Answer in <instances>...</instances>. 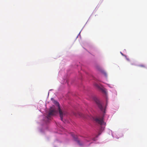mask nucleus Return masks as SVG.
I'll list each match as a JSON object with an SVG mask.
<instances>
[{
  "label": "nucleus",
  "instance_id": "f257e3e1",
  "mask_svg": "<svg viewBox=\"0 0 147 147\" xmlns=\"http://www.w3.org/2000/svg\"><path fill=\"white\" fill-rule=\"evenodd\" d=\"M54 103L55 104L57 105L61 119L63 121V118L66 115L67 112L65 111H62L61 109L59 106V103L58 102L54 101Z\"/></svg>",
  "mask_w": 147,
  "mask_h": 147
},
{
  "label": "nucleus",
  "instance_id": "f03ea898",
  "mask_svg": "<svg viewBox=\"0 0 147 147\" xmlns=\"http://www.w3.org/2000/svg\"><path fill=\"white\" fill-rule=\"evenodd\" d=\"M94 99L97 104L98 107L100 110L103 112L104 113H105V109L102 105V104L100 102L99 100L96 97H94Z\"/></svg>",
  "mask_w": 147,
  "mask_h": 147
},
{
  "label": "nucleus",
  "instance_id": "7ed1b4c3",
  "mask_svg": "<svg viewBox=\"0 0 147 147\" xmlns=\"http://www.w3.org/2000/svg\"><path fill=\"white\" fill-rule=\"evenodd\" d=\"M57 112L56 108L54 107H51L49 110V112L47 118L49 119L50 117L56 114Z\"/></svg>",
  "mask_w": 147,
  "mask_h": 147
},
{
  "label": "nucleus",
  "instance_id": "20e7f679",
  "mask_svg": "<svg viewBox=\"0 0 147 147\" xmlns=\"http://www.w3.org/2000/svg\"><path fill=\"white\" fill-rule=\"evenodd\" d=\"M103 117H97L95 118L94 120L97 123L100 125H102L103 122Z\"/></svg>",
  "mask_w": 147,
  "mask_h": 147
},
{
  "label": "nucleus",
  "instance_id": "39448f33",
  "mask_svg": "<svg viewBox=\"0 0 147 147\" xmlns=\"http://www.w3.org/2000/svg\"><path fill=\"white\" fill-rule=\"evenodd\" d=\"M75 140L80 145H82V144L80 143V141L78 140L77 138H75Z\"/></svg>",
  "mask_w": 147,
  "mask_h": 147
},
{
  "label": "nucleus",
  "instance_id": "423d86ee",
  "mask_svg": "<svg viewBox=\"0 0 147 147\" xmlns=\"http://www.w3.org/2000/svg\"><path fill=\"white\" fill-rule=\"evenodd\" d=\"M94 86H95L97 88L99 89L100 88V87L99 85L96 83H95L94 84Z\"/></svg>",
  "mask_w": 147,
  "mask_h": 147
},
{
  "label": "nucleus",
  "instance_id": "0eeeda50",
  "mask_svg": "<svg viewBox=\"0 0 147 147\" xmlns=\"http://www.w3.org/2000/svg\"><path fill=\"white\" fill-rule=\"evenodd\" d=\"M102 73L104 75V76H107V74L105 71H102Z\"/></svg>",
  "mask_w": 147,
  "mask_h": 147
},
{
  "label": "nucleus",
  "instance_id": "6e6552de",
  "mask_svg": "<svg viewBox=\"0 0 147 147\" xmlns=\"http://www.w3.org/2000/svg\"><path fill=\"white\" fill-rule=\"evenodd\" d=\"M101 90L102 91V92H104L105 93V94H106V91L105 89H102Z\"/></svg>",
  "mask_w": 147,
  "mask_h": 147
},
{
  "label": "nucleus",
  "instance_id": "1a4fd4ad",
  "mask_svg": "<svg viewBox=\"0 0 147 147\" xmlns=\"http://www.w3.org/2000/svg\"><path fill=\"white\" fill-rule=\"evenodd\" d=\"M80 116V117H84V115L82 114V113H80L79 114V115Z\"/></svg>",
  "mask_w": 147,
  "mask_h": 147
},
{
  "label": "nucleus",
  "instance_id": "9d476101",
  "mask_svg": "<svg viewBox=\"0 0 147 147\" xmlns=\"http://www.w3.org/2000/svg\"><path fill=\"white\" fill-rule=\"evenodd\" d=\"M140 67H145V66L144 65H140L139 66Z\"/></svg>",
  "mask_w": 147,
  "mask_h": 147
},
{
  "label": "nucleus",
  "instance_id": "9b49d317",
  "mask_svg": "<svg viewBox=\"0 0 147 147\" xmlns=\"http://www.w3.org/2000/svg\"><path fill=\"white\" fill-rule=\"evenodd\" d=\"M121 55L123 56H126L125 55H124L123 53H122L121 52Z\"/></svg>",
  "mask_w": 147,
  "mask_h": 147
},
{
  "label": "nucleus",
  "instance_id": "f8f14e48",
  "mask_svg": "<svg viewBox=\"0 0 147 147\" xmlns=\"http://www.w3.org/2000/svg\"><path fill=\"white\" fill-rule=\"evenodd\" d=\"M73 136V137H74V138L75 137V136L74 135H72Z\"/></svg>",
  "mask_w": 147,
  "mask_h": 147
}]
</instances>
